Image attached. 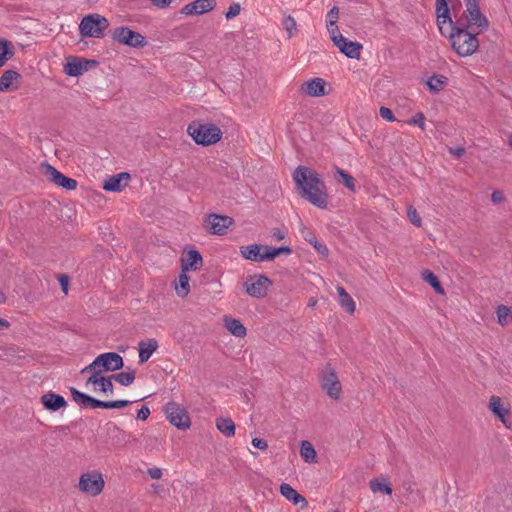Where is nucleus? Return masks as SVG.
<instances>
[{
  "mask_svg": "<svg viewBox=\"0 0 512 512\" xmlns=\"http://www.w3.org/2000/svg\"><path fill=\"white\" fill-rule=\"evenodd\" d=\"M489 409L501 420L503 424H506L505 418L509 414V408L504 407L500 397L492 396L490 398Z\"/></svg>",
  "mask_w": 512,
  "mask_h": 512,
  "instance_id": "nucleus-25",
  "label": "nucleus"
},
{
  "mask_svg": "<svg viewBox=\"0 0 512 512\" xmlns=\"http://www.w3.org/2000/svg\"><path fill=\"white\" fill-rule=\"evenodd\" d=\"M68 281H69V278L67 275L62 274L59 276V283H60L62 290L65 294H67V292H68Z\"/></svg>",
  "mask_w": 512,
  "mask_h": 512,
  "instance_id": "nucleus-57",
  "label": "nucleus"
},
{
  "mask_svg": "<svg viewBox=\"0 0 512 512\" xmlns=\"http://www.w3.org/2000/svg\"><path fill=\"white\" fill-rule=\"evenodd\" d=\"M337 293L340 298V305L343 309H345L348 313L352 314L356 309V304L352 297L346 292L344 287L337 286Z\"/></svg>",
  "mask_w": 512,
  "mask_h": 512,
  "instance_id": "nucleus-27",
  "label": "nucleus"
},
{
  "mask_svg": "<svg viewBox=\"0 0 512 512\" xmlns=\"http://www.w3.org/2000/svg\"><path fill=\"white\" fill-rule=\"evenodd\" d=\"M203 265L201 254L194 248L185 249V256L181 259V270L188 272L189 270H198Z\"/></svg>",
  "mask_w": 512,
  "mask_h": 512,
  "instance_id": "nucleus-18",
  "label": "nucleus"
},
{
  "mask_svg": "<svg viewBox=\"0 0 512 512\" xmlns=\"http://www.w3.org/2000/svg\"><path fill=\"white\" fill-rule=\"evenodd\" d=\"M306 240L311 245H313V247L316 249V251L319 254H321L323 256H328V253H329L328 248L326 247L325 244H323L322 242H319L314 235H310L309 237L306 238Z\"/></svg>",
  "mask_w": 512,
  "mask_h": 512,
  "instance_id": "nucleus-43",
  "label": "nucleus"
},
{
  "mask_svg": "<svg viewBox=\"0 0 512 512\" xmlns=\"http://www.w3.org/2000/svg\"><path fill=\"white\" fill-rule=\"evenodd\" d=\"M251 443L253 447H255L256 449H260L263 451L268 449V443L264 439L253 438Z\"/></svg>",
  "mask_w": 512,
  "mask_h": 512,
  "instance_id": "nucleus-54",
  "label": "nucleus"
},
{
  "mask_svg": "<svg viewBox=\"0 0 512 512\" xmlns=\"http://www.w3.org/2000/svg\"><path fill=\"white\" fill-rule=\"evenodd\" d=\"M292 176L300 195L305 200L319 208L327 207L326 185L316 171L306 166H299Z\"/></svg>",
  "mask_w": 512,
  "mask_h": 512,
  "instance_id": "nucleus-1",
  "label": "nucleus"
},
{
  "mask_svg": "<svg viewBox=\"0 0 512 512\" xmlns=\"http://www.w3.org/2000/svg\"><path fill=\"white\" fill-rule=\"evenodd\" d=\"M300 455L305 462L313 463L316 461V451L309 441L303 440L301 442Z\"/></svg>",
  "mask_w": 512,
  "mask_h": 512,
  "instance_id": "nucleus-31",
  "label": "nucleus"
},
{
  "mask_svg": "<svg viewBox=\"0 0 512 512\" xmlns=\"http://www.w3.org/2000/svg\"><path fill=\"white\" fill-rule=\"evenodd\" d=\"M187 134L196 144L201 146L214 145L221 140L223 135L216 124L200 120L192 121L188 125Z\"/></svg>",
  "mask_w": 512,
  "mask_h": 512,
  "instance_id": "nucleus-3",
  "label": "nucleus"
},
{
  "mask_svg": "<svg viewBox=\"0 0 512 512\" xmlns=\"http://www.w3.org/2000/svg\"><path fill=\"white\" fill-rule=\"evenodd\" d=\"M321 388L326 392V394L333 400H339L341 397L342 386L337 376L336 371L330 366L327 365L320 377Z\"/></svg>",
  "mask_w": 512,
  "mask_h": 512,
  "instance_id": "nucleus-8",
  "label": "nucleus"
},
{
  "mask_svg": "<svg viewBox=\"0 0 512 512\" xmlns=\"http://www.w3.org/2000/svg\"><path fill=\"white\" fill-rule=\"evenodd\" d=\"M112 39L130 47H143L146 45V39L143 35L125 26L115 28L112 32Z\"/></svg>",
  "mask_w": 512,
  "mask_h": 512,
  "instance_id": "nucleus-9",
  "label": "nucleus"
},
{
  "mask_svg": "<svg viewBox=\"0 0 512 512\" xmlns=\"http://www.w3.org/2000/svg\"><path fill=\"white\" fill-rule=\"evenodd\" d=\"M240 252L246 260L258 263L270 261L269 246L267 245L251 244L241 247Z\"/></svg>",
  "mask_w": 512,
  "mask_h": 512,
  "instance_id": "nucleus-16",
  "label": "nucleus"
},
{
  "mask_svg": "<svg viewBox=\"0 0 512 512\" xmlns=\"http://www.w3.org/2000/svg\"><path fill=\"white\" fill-rule=\"evenodd\" d=\"M327 31H328L330 39L332 40L334 45L336 44V42L339 43L340 39L344 38V36L340 33L336 24L327 25Z\"/></svg>",
  "mask_w": 512,
  "mask_h": 512,
  "instance_id": "nucleus-45",
  "label": "nucleus"
},
{
  "mask_svg": "<svg viewBox=\"0 0 512 512\" xmlns=\"http://www.w3.org/2000/svg\"><path fill=\"white\" fill-rule=\"evenodd\" d=\"M241 6L238 3H234L230 5L227 12L225 13V16L227 19H232L240 14Z\"/></svg>",
  "mask_w": 512,
  "mask_h": 512,
  "instance_id": "nucleus-51",
  "label": "nucleus"
},
{
  "mask_svg": "<svg viewBox=\"0 0 512 512\" xmlns=\"http://www.w3.org/2000/svg\"><path fill=\"white\" fill-rule=\"evenodd\" d=\"M42 171L44 175L58 187L68 191L74 190L77 187V181L75 179L65 176L50 164L42 165Z\"/></svg>",
  "mask_w": 512,
  "mask_h": 512,
  "instance_id": "nucleus-14",
  "label": "nucleus"
},
{
  "mask_svg": "<svg viewBox=\"0 0 512 512\" xmlns=\"http://www.w3.org/2000/svg\"><path fill=\"white\" fill-rule=\"evenodd\" d=\"M109 27L106 17L94 13L85 16L79 24V32L84 37L101 38Z\"/></svg>",
  "mask_w": 512,
  "mask_h": 512,
  "instance_id": "nucleus-5",
  "label": "nucleus"
},
{
  "mask_svg": "<svg viewBox=\"0 0 512 512\" xmlns=\"http://www.w3.org/2000/svg\"><path fill=\"white\" fill-rule=\"evenodd\" d=\"M164 412L170 423L179 429L190 427V418L187 412L177 403L169 402L165 405Z\"/></svg>",
  "mask_w": 512,
  "mask_h": 512,
  "instance_id": "nucleus-11",
  "label": "nucleus"
},
{
  "mask_svg": "<svg viewBox=\"0 0 512 512\" xmlns=\"http://www.w3.org/2000/svg\"><path fill=\"white\" fill-rule=\"evenodd\" d=\"M150 415V409L147 406H142L136 415L137 420L144 421L146 420Z\"/></svg>",
  "mask_w": 512,
  "mask_h": 512,
  "instance_id": "nucleus-56",
  "label": "nucleus"
},
{
  "mask_svg": "<svg viewBox=\"0 0 512 512\" xmlns=\"http://www.w3.org/2000/svg\"><path fill=\"white\" fill-rule=\"evenodd\" d=\"M282 26L287 33L288 39L293 38L298 31L297 22H296L295 18L292 17L291 15H285L283 17Z\"/></svg>",
  "mask_w": 512,
  "mask_h": 512,
  "instance_id": "nucleus-35",
  "label": "nucleus"
},
{
  "mask_svg": "<svg viewBox=\"0 0 512 512\" xmlns=\"http://www.w3.org/2000/svg\"><path fill=\"white\" fill-rule=\"evenodd\" d=\"M130 180V175L126 172L119 173L105 181L103 189L109 192H121Z\"/></svg>",
  "mask_w": 512,
  "mask_h": 512,
  "instance_id": "nucleus-21",
  "label": "nucleus"
},
{
  "mask_svg": "<svg viewBox=\"0 0 512 512\" xmlns=\"http://www.w3.org/2000/svg\"><path fill=\"white\" fill-rule=\"evenodd\" d=\"M291 253H292V249L289 246H280L277 248H272L269 246L270 261L273 260L275 257H277L280 254L290 255Z\"/></svg>",
  "mask_w": 512,
  "mask_h": 512,
  "instance_id": "nucleus-44",
  "label": "nucleus"
},
{
  "mask_svg": "<svg viewBox=\"0 0 512 512\" xmlns=\"http://www.w3.org/2000/svg\"><path fill=\"white\" fill-rule=\"evenodd\" d=\"M175 289L179 297L184 298L190 292L189 277L187 272L181 270V274L178 277V281L175 283Z\"/></svg>",
  "mask_w": 512,
  "mask_h": 512,
  "instance_id": "nucleus-30",
  "label": "nucleus"
},
{
  "mask_svg": "<svg viewBox=\"0 0 512 512\" xmlns=\"http://www.w3.org/2000/svg\"><path fill=\"white\" fill-rule=\"evenodd\" d=\"M422 278L425 282H427L433 287L436 293L440 295L444 294V289L442 288L437 276L433 272H431L428 269L423 270Z\"/></svg>",
  "mask_w": 512,
  "mask_h": 512,
  "instance_id": "nucleus-33",
  "label": "nucleus"
},
{
  "mask_svg": "<svg viewBox=\"0 0 512 512\" xmlns=\"http://www.w3.org/2000/svg\"><path fill=\"white\" fill-rule=\"evenodd\" d=\"M456 24L466 28H477L479 31H485L489 27L488 18L481 13L479 3L471 6H465L462 15L457 18Z\"/></svg>",
  "mask_w": 512,
  "mask_h": 512,
  "instance_id": "nucleus-6",
  "label": "nucleus"
},
{
  "mask_svg": "<svg viewBox=\"0 0 512 512\" xmlns=\"http://www.w3.org/2000/svg\"><path fill=\"white\" fill-rule=\"evenodd\" d=\"M113 379L123 386H129L135 380V371L128 368L126 371L113 375Z\"/></svg>",
  "mask_w": 512,
  "mask_h": 512,
  "instance_id": "nucleus-37",
  "label": "nucleus"
},
{
  "mask_svg": "<svg viewBox=\"0 0 512 512\" xmlns=\"http://www.w3.org/2000/svg\"><path fill=\"white\" fill-rule=\"evenodd\" d=\"M465 6H471L473 4H477L478 0H463Z\"/></svg>",
  "mask_w": 512,
  "mask_h": 512,
  "instance_id": "nucleus-62",
  "label": "nucleus"
},
{
  "mask_svg": "<svg viewBox=\"0 0 512 512\" xmlns=\"http://www.w3.org/2000/svg\"><path fill=\"white\" fill-rule=\"evenodd\" d=\"M123 366L124 361L121 355L115 352H106L98 355L92 363L82 368L81 374L89 371L114 372L120 370Z\"/></svg>",
  "mask_w": 512,
  "mask_h": 512,
  "instance_id": "nucleus-4",
  "label": "nucleus"
},
{
  "mask_svg": "<svg viewBox=\"0 0 512 512\" xmlns=\"http://www.w3.org/2000/svg\"><path fill=\"white\" fill-rule=\"evenodd\" d=\"M18 73L13 70L5 71L0 77V91L6 92L9 91L12 85V82L17 79Z\"/></svg>",
  "mask_w": 512,
  "mask_h": 512,
  "instance_id": "nucleus-36",
  "label": "nucleus"
},
{
  "mask_svg": "<svg viewBox=\"0 0 512 512\" xmlns=\"http://www.w3.org/2000/svg\"><path fill=\"white\" fill-rule=\"evenodd\" d=\"M331 85L323 78L314 77L304 81L300 86V92L304 96L318 98L330 94Z\"/></svg>",
  "mask_w": 512,
  "mask_h": 512,
  "instance_id": "nucleus-10",
  "label": "nucleus"
},
{
  "mask_svg": "<svg viewBox=\"0 0 512 512\" xmlns=\"http://www.w3.org/2000/svg\"><path fill=\"white\" fill-rule=\"evenodd\" d=\"M380 116L387 122H394L396 120L393 112L388 107L382 106L379 109Z\"/></svg>",
  "mask_w": 512,
  "mask_h": 512,
  "instance_id": "nucleus-50",
  "label": "nucleus"
},
{
  "mask_svg": "<svg viewBox=\"0 0 512 512\" xmlns=\"http://www.w3.org/2000/svg\"><path fill=\"white\" fill-rule=\"evenodd\" d=\"M407 217L412 224H421V218L413 206L407 207Z\"/></svg>",
  "mask_w": 512,
  "mask_h": 512,
  "instance_id": "nucleus-49",
  "label": "nucleus"
},
{
  "mask_svg": "<svg viewBox=\"0 0 512 512\" xmlns=\"http://www.w3.org/2000/svg\"><path fill=\"white\" fill-rule=\"evenodd\" d=\"M13 54L14 51L11 43L7 40L0 39V67L4 66Z\"/></svg>",
  "mask_w": 512,
  "mask_h": 512,
  "instance_id": "nucleus-34",
  "label": "nucleus"
},
{
  "mask_svg": "<svg viewBox=\"0 0 512 512\" xmlns=\"http://www.w3.org/2000/svg\"><path fill=\"white\" fill-rule=\"evenodd\" d=\"M158 347V341L154 338L140 341L138 344L139 363L143 364L148 361Z\"/></svg>",
  "mask_w": 512,
  "mask_h": 512,
  "instance_id": "nucleus-23",
  "label": "nucleus"
},
{
  "mask_svg": "<svg viewBox=\"0 0 512 512\" xmlns=\"http://www.w3.org/2000/svg\"><path fill=\"white\" fill-rule=\"evenodd\" d=\"M369 486L373 493H382L386 495L392 494V488L390 486V482L387 479H371Z\"/></svg>",
  "mask_w": 512,
  "mask_h": 512,
  "instance_id": "nucleus-28",
  "label": "nucleus"
},
{
  "mask_svg": "<svg viewBox=\"0 0 512 512\" xmlns=\"http://www.w3.org/2000/svg\"><path fill=\"white\" fill-rule=\"evenodd\" d=\"M9 327H10V323L5 319L0 318V330L7 329Z\"/></svg>",
  "mask_w": 512,
  "mask_h": 512,
  "instance_id": "nucleus-61",
  "label": "nucleus"
},
{
  "mask_svg": "<svg viewBox=\"0 0 512 512\" xmlns=\"http://www.w3.org/2000/svg\"><path fill=\"white\" fill-rule=\"evenodd\" d=\"M316 303H317V299H315V298H310V299H309V303H308V305H309L310 307H314V306L316 305Z\"/></svg>",
  "mask_w": 512,
  "mask_h": 512,
  "instance_id": "nucleus-64",
  "label": "nucleus"
},
{
  "mask_svg": "<svg viewBox=\"0 0 512 512\" xmlns=\"http://www.w3.org/2000/svg\"><path fill=\"white\" fill-rule=\"evenodd\" d=\"M449 152H450L453 156H455V157H457V158H460L461 156H463V155H464V153H465V149H464L463 147L450 148V149H449Z\"/></svg>",
  "mask_w": 512,
  "mask_h": 512,
  "instance_id": "nucleus-59",
  "label": "nucleus"
},
{
  "mask_svg": "<svg viewBox=\"0 0 512 512\" xmlns=\"http://www.w3.org/2000/svg\"><path fill=\"white\" fill-rule=\"evenodd\" d=\"M204 224H219L220 222H228V224H232L233 221L226 215L220 214H208L204 218Z\"/></svg>",
  "mask_w": 512,
  "mask_h": 512,
  "instance_id": "nucleus-42",
  "label": "nucleus"
},
{
  "mask_svg": "<svg viewBox=\"0 0 512 512\" xmlns=\"http://www.w3.org/2000/svg\"><path fill=\"white\" fill-rule=\"evenodd\" d=\"M97 61L88 60L82 57L69 56L64 65V72L68 76L77 77L97 65Z\"/></svg>",
  "mask_w": 512,
  "mask_h": 512,
  "instance_id": "nucleus-13",
  "label": "nucleus"
},
{
  "mask_svg": "<svg viewBox=\"0 0 512 512\" xmlns=\"http://www.w3.org/2000/svg\"><path fill=\"white\" fill-rule=\"evenodd\" d=\"M131 401L129 400H114V401H106L105 409H120L129 405Z\"/></svg>",
  "mask_w": 512,
  "mask_h": 512,
  "instance_id": "nucleus-48",
  "label": "nucleus"
},
{
  "mask_svg": "<svg viewBox=\"0 0 512 512\" xmlns=\"http://www.w3.org/2000/svg\"><path fill=\"white\" fill-rule=\"evenodd\" d=\"M215 0H195L183 6L181 13L184 15H200L214 9Z\"/></svg>",
  "mask_w": 512,
  "mask_h": 512,
  "instance_id": "nucleus-17",
  "label": "nucleus"
},
{
  "mask_svg": "<svg viewBox=\"0 0 512 512\" xmlns=\"http://www.w3.org/2000/svg\"><path fill=\"white\" fill-rule=\"evenodd\" d=\"M148 473L153 479H159L162 476L161 469L157 467L149 469Z\"/></svg>",
  "mask_w": 512,
  "mask_h": 512,
  "instance_id": "nucleus-60",
  "label": "nucleus"
},
{
  "mask_svg": "<svg viewBox=\"0 0 512 512\" xmlns=\"http://www.w3.org/2000/svg\"><path fill=\"white\" fill-rule=\"evenodd\" d=\"M225 327L227 330L236 337L243 338L247 334L246 327L242 324V322L236 318L225 317L224 319Z\"/></svg>",
  "mask_w": 512,
  "mask_h": 512,
  "instance_id": "nucleus-26",
  "label": "nucleus"
},
{
  "mask_svg": "<svg viewBox=\"0 0 512 512\" xmlns=\"http://www.w3.org/2000/svg\"><path fill=\"white\" fill-rule=\"evenodd\" d=\"M496 315L498 323L501 326H506L509 324V322L512 319V311L511 309L506 305H499L496 308Z\"/></svg>",
  "mask_w": 512,
  "mask_h": 512,
  "instance_id": "nucleus-38",
  "label": "nucleus"
},
{
  "mask_svg": "<svg viewBox=\"0 0 512 512\" xmlns=\"http://www.w3.org/2000/svg\"><path fill=\"white\" fill-rule=\"evenodd\" d=\"M437 25L440 33H448L451 27L456 24L450 16L449 7L446 0H436Z\"/></svg>",
  "mask_w": 512,
  "mask_h": 512,
  "instance_id": "nucleus-15",
  "label": "nucleus"
},
{
  "mask_svg": "<svg viewBox=\"0 0 512 512\" xmlns=\"http://www.w3.org/2000/svg\"><path fill=\"white\" fill-rule=\"evenodd\" d=\"M406 123L411 126H416L421 130L426 129V118L422 112H416Z\"/></svg>",
  "mask_w": 512,
  "mask_h": 512,
  "instance_id": "nucleus-41",
  "label": "nucleus"
},
{
  "mask_svg": "<svg viewBox=\"0 0 512 512\" xmlns=\"http://www.w3.org/2000/svg\"><path fill=\"white\" fill-rule=\"evenodd\" d=\"M336 175L338 177V180L347 187L350 191L354 192L355 187V180L354 178L349 175L346 171H344L341 168H336Z\"/></svg>",
  "mask_w": 512,
  "mask_h": 512,
  "instance_id": "nucleus-39",
  "label": "nucleus"
},
{
  "mask_svg": "<svg viewBox=\"0 0 512 512\" xmlns=\"http://www.w3.org/2000/svg\"><path fill=\"white\" fill-rule=\"evenodd\" d=\"M153 5L158 8H165L171 4L173 0H150Z\"/></svg>",
  "mask_w": 512,
  "mask_h": 512,
  "instance_id": "nucleus-58",
  "label": "nucleus"
},
{
  "mask_svg": "<svg viewBox=\"0 0 512 512\" xmlns=\"http://www.w3.org/2000/svg\"><path fill=\"white\" fill-rule=\"evenodd\" d=\"M106 401L98 400L94 397H90V401L88 402V408L96 409V408H105Z\"/></svg>",
  "mask_w": 512,
  "mask_h": 512,
  "instance_id": "nucleus-55",
  "label": "nucleus"
},
{
  "mask_svg": "<svg viewBox=\"0 0 512 512\" xmlns=\"http://www.w3.org/2000/svg\"><path fill=\"white\" fill-rule=\"evenodd\" d=\"M468 29L469 28L455 24L451 27L450 32L441 34L449 39L453 50L461 57L474 54L479 47V41L476 35L469 32Z\"/></svg>",
  "mask_w": 512,
  "mask_h": 512,
  "instance_id": "nucleus-2",
  "label": "nucleus"
},
{
  "mask_svg": "<svg viewBox=\"0 0 512 512\" xmlns=\"http://www.w3.org/2000/svg\"><path fill=\"white\" fill-rule=\"evenodd\" d=\"M287 230L274 227L269 233L270 241H280L287 236Z\"/></svg>",
  "mask_w": 512,
  "mask_h": 512,
  "instance_id": "nucleus-46",
  "label": "nucleus"
},
{
  "mask_svg": "<svg viewBox=\"0 0 512 512\" xmlns=\"http://www.w3.org/2000/svg\"><path fill=\"white\" fill-rule=\"evenodd\" d=\"M271 280L265 275H258L248 279L244 285V291L254 298H263L267 295Z\"/></svg>",
  "mask_w": 512,
  "mask_h": 512,
  "instance_id": "nucleus-12",
  "label": "nucleus"
},
{
  "mask_svg": "<svg viewBox=\"0 0 512 512\" xmlns=\"http://www.w3.org/2000/svg\"><path fill=\"white\" fill-rule=\"evenodd\" d=\"M229 226H208V232L214 235H225L228 233Z\"/></svg>",
  "mask_w": 512,
  "mask_h": 512,
  "instance_id": "nucleus-53",
  "label": "nucleus"
},
{
  "mask_svg": "<svg viewBox=\"0 0 512 512\" xmlns=\"http://www.w3.org/2000/svg\"><path fill=\"white\" fill-rule=\"evenodd\" d=\"M70 393L73 400L80 405L82 408H88V402L90 401V395L77 390L74 387H70Z\"/></svg>",
  "mask_w": 512,
  "mask_h": 512,
  "instance_id": "nucleus-40",
  "label": "nucleus"
},
{
  "mask_svg": "<svg viewBox=\"0 0 512 512\" xmlns=\"http://www.w3.org/2000/svg\"><path fill=\"white\" fill-rule=\"evenodd\" d=\"M280 493L283 497H285L288 501L292 502L294 505L302 504V507L307 506L306 499L300 495L291 485L287 483H282L280 485Z\"/></svg>",
  "mask_w": 512,
  "mask_h": 512,
  "instance_id": "nucleus-24",
  "label": "nucleus"
},
{
  "mask_svg": "<svg viewBox=\"0 0 512 512\" xmlns=\"http://www.w3.org/2000/svg\"><path fill=\"white\" fill-rule=\"evenodd\" d=\"M491 202L494 205H501L506 202V196L501 190H494L491 194Z\"/></svg>",
  "mask_w": 512,
  "mask_h": 512,
  "instance_id": "nucleus-47",
  "label": "nucleus"
},
{
  "mask_svg": "<svg viewBox=\"0 0 512 512\" xmlns=\"http://www.w3.org/2000/svg\"><path fill=\"white\" fill-rule=\"evenodd\" d=\"M88 373H91V375L89 376V378L87 379L86 381V386L88 385H94V386H98L99 388V391L103 392V393H113V383H112V379H113V376L111 377H104L102 375V371H89Z\"/></svg>",
  "mask_w": 512,
  "mask_h": 512,
  "instance_id": "nucleus-19",
  "label": "nucleus"
},
{
  "mask_svg": "<svg viewBox=\"0 0 512 512\" xmlns=\"http://www.w3.org/2000/svg\"><path fill=\"white\" fill-rule=\"evenodd\" d=\"M7 298L6 295L0 291V304H4L6 302Z\"/></svg>",
  "mask_w": 512,
  "mask_h": 512,
  "instance_id": "nucleus-63",
  "label": "nucleus"
},
{
  "mask_svg": "<svg viewBox=\"0 0 512 512\" xmlns=\"http://www.w3.org/2000/svg\"><path fill=\"white\" fill-rule=\"evenodd\" d=\"M216 427L226 437H232L235 434V424L233 420L229 417L217 418Z\"/></svg>",
  "mask_w": 512,
  "mask_h": 512,
  "instance_id": "nucleus-29",
  "label": "nucleus"
},
{
  "mask_svg": "<svg viewBox=\"0 0 512 512\" xmlns=\"http://www.w3.org/2000/svg\"><path fill=\"white\" fill-rule=\"evenodd\" d=\"M105 486L103 475L98 471H91L83 473L79 478L78 487L81 492L97 496L99 495Z\"/></svg>",
  "mask_w": 512,
  "mask_h": 512,
  "instance_id": "nucleus-7",
  "label": "nucleus"
},
{
  "mask_svg": "<svg viewBox=\"0 0 512 512\" xmlns=\"http://www.w3.org/2000/svg\"><path fill=\"white\" fill-rule=\"evenodd\" d=\"M41 403L49 411H57L67 405L65 398L54 392H47L41 397Z\"/></svg>",
  "mask_w": 512,
  "mask_h": 512,
  "instance_id": "nucleus-22",
  "label": "nucleus"
},
{
  "mask_svg": "<svg viewBox=\"0 0 512 512\" xmlns=\"http://www.w3.org/2000/svg\"><path fill=\"white\" fill-rule=\"evenodd\" d=\"M446 83L447 78L442 75H433L426 82L429 90L433 93H438L443 90Z\"/></svg>",
  "mask_w": 512,
  "mask_h": 512,
  "instance_id": "nucleus-32",
  "label": "nucleus"
},
{
  "mask_svg": "<svg viewBox=\"0 0 512 512\" xmlns=\"http://www.w3.org/2000/svg\"><path fill=\"white\" fill-rule=\"evenodd\" d=\"M335 46L341 53L352 59H359L363 48L359 42L350 41L345 37L340 39L339 43L336 42Z\"/></svg>",
  "mask_w": 512,
  "mask_h": 512,
  "instance_id": "nucleus-20",
  "label": "nucleus"
},
{
  "mask_svg": "<svg viewBox=\"0 0 512 512\" xmlns=\"http://www.w3.org/2000/svg\"><path fill=\"white\" fill-rule=\"evenodd\" d=\"M339 16V9L337 7H333L327 13V25L336 24Z\"/></svg>",
  "mask_w": 512,
  "mask_h": 512,
  "instance_id": "nucleus-52",
  "label": "nucleus"
}]
</instances>
